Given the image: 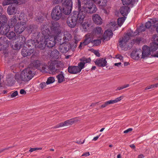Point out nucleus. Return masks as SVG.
Segmentation results:
<instances>
[{
  "instance_id": "obj_1",
  "label": "nucleus",
  "mask_w": 158,
  "mask_h": 158,
  "mask_svg": "<svg viewBox=\"0 0 158 158\" xmlns=\"http://www.w3.org/2000/svg\"><path fill=\"white\" fill-rule=\"evenodd\" d=\"M76 7L77 8L79 12H74L73 14L76 17L77 23H81L84 21L87 13L92 14L97 10L95 5L90 0H84L81 4V0H77Z\"/></svg>"
},
{
  "instance_id": "obj_2",
  "label": "nucleus",
  "mask_w": 158,
  "mask_h": 158,
  "mask_svg": "<svg viewBox=\"0 0 158 158\" xmlns=\"http://www.w3.org/2000/svg\"><path fill=\"white\" fill-rule=\"evenodd\" d=\"M51 29L50 32L46 26H41L42 37L44 38L46 46L48 48H52L55 45V40L61 32L59 24L57 22L52 24Z\"/></svg>"
},
{
  "instance_id": "obj_3",
  "label": "nucleus",
  "mask_w": 158,
  "mask_h": 158,
  "mask_svg": "<svg viewBox=\"0 0 158 158\" xmlns=\"http://www.w3.org/2000/svg\"><path fill=\"white\" fill-rule=\"evenodd\" d=\"M107 26L110 30H107L104 33L103 36L102 35L103 31L102 28L100 27H96L94 30L95 35H93L94 38H95V36L97 37H101V39H103V41L109 40L110 38L112 37L113 35L111 30L113 31L115 30L117 28V26L116 22L113 21L111 22Z\"/></svg>"
},
{
  "instance_id": "obj_4",
  "label": "nucleus",
  "mask_w": 158,
  "mask_h": 158,
  "mask_svg": "<svg viewBox=\"0 0 158 158\" xmlns=\"http://www.w3.org/2000/svg\"><path fill=\"white\" fill-rule=\"evenodd\" d=\"M32 17L33 14L31 13L29 14L28 16L23 13L20 14L19 18L20 22L17 23L15 26V31L17 35L20 34L25 30L26 22Z\"/></svg>"
},
{
  "instance_id": "obj_5",
  "label": "nucleus",
  "mask_w": 158,
  "mask_h": 158,
  "mask_svg": "<svg viewBox=\"0 0 158 158\" xmlns=\"http://www.w3.org/2000/svg\"><path fill=\"white\" fill-rule=\"evenodd\" d=\"M0 29H4L2 33L5 34L9 31L10 28L13 27L17 22V19L15 16H14L9 20L8 25H7V19L5 15H2L0 17Z\"/></svg>"
},
{
  "instance_id": "obj_6",
  "label": "nucleus",
  "mask_w": 158,
  "mask_h": 158,
  "mask_svg": "<svg viewBox=\"0 0 158 158\" xmlns=\"http://www.w3.org/2000/svg\"><path fill=\"white\" fill-rule=\"evenodd\" d=\"M34 73L30 68H27L22 71L20 74H16L15 77L16 81L19 84L22 81L27 82L33 77Z\"/></svg>"
},
{
  "instance_id": "obj_7",
  "label": "nucleus",
  "mask_w": 158,
  "mask_h": 158,
  "mask_svg": "<svg viewBox=\"0 0 158 158\" xmlns=\"http://www.w3.org/2000/svg\"><path fill=\"white\" fill-rule=\"evenodd\" d=\"M134 36L133 32L130 30L125 34L124 36L119 40V45L123 49L126 50L130 48L132 45V43L131 42V37Z\"/></svg>"
},
{
  "instance_id": "obj_8",
  "label": "nucleus",
  "mask_w": 158,
  "mask_h": 158,
  "mask_svg": "<svg viewBox=\"0 0 158 158\" xmlns=\"http://www.w3.org/2000/svg\"><path fill=\"white\" fill-rule=\"evenodd\" d=\"M53 4H58L62 2L64 10V13L66 15H68L71 12L72 9V0H53Z\"/></svg>"
},
{
  "instance_id": "obj_9",
  "label": "nucleus",
  "mask_w": 158,
  "mask_h": 158,
  "mask_svg": "<svg viewBox=\"0 0 158 158\" xmlns=\"http://www.w3.org/2000/svg\"><path fill=\"white\" fill-rule=\"evenodd\" d=\"M62 13H64L63 7H61L58 5L55 6L52 10L51 13V17L52 19L57 21L60 19L62 17Z\"/></svg>"
},
{
  "instance_id": "obj_10",
  "label": "nucleus",
  "mask_w": 158,
  "mask_h": 158,
  "mask_svg": "<svg viewBox=\"0 0 158 158\" xmlns=\"http://www.w3.org/2000/svg\"><path fill=\"white\" fill-rule=\"evenodd\" d=\"M77 118H74L65 121L63 122H61L57 124L53 127V128L56 129L72 125L75 123L80 120Z\"/></svg>"
},
{
  "instance_id": "obj_11",
  "label": "nucleus",
  "mask_w": 158,
  "mask_h": 158,
  "mask_svg": "<svg viewBox=\"0 0 158 158\" xmlns=\"http://www.w3.org/2000/svg\"><path fill=\"white\" fill-rule=\"evenodd\" d=\"M124 98L123 96H121L116 98L114 100H110L104 102V104L102 105L100 107V109L104 108L110 104H112L117 103L120 101Z\"/></svg>"
},
{
  "instance_id": "obj_12",
  "label": "nucleus",
  "mask_w": 158,
  "mask_h": 158,
  "mask_svg": "<svg viewBox=\"0 0 158 158\" xmlns=\"http://www.w3.org/2000/svg\"><path fill=\"white\" fill-rule=\"evenodd\" d=\"M141 54V49H135L131 52V57L134 60H141L142 59Z\"/></svg>"
},
{
  "instance_id": "obj_13",
  "label": "nucleus",
  "mask_w": 158,
  "mask_h": 158,
  "mask_svg": "<svg viewBox=\"0 0 158 158\" xmlns=\"http://www.w3.org/2000/svg\"><path fill=\"white\" fill-rule=\"evenodd\" d=\"M67 23L68 26L71 28H74L76 26L77 21L73 14L68 17Z\"/></svg>"
},
{
  "instance_id": "obj_14",
  "label": "nucleus",
  "mask_w": 158,
  "mask_h": 158,
  "mask_svg": "<svg viewBox=\"0 0 158 158\" xmlns=\"http://www.w3.org/2000/svg\"><path fill=\"white\" fill-rule=\"evenodd\" d=\"M60 45L59 47L60 51L62 53H66L70 48V44L68 42H65L61 43V42L60 43Z\"/></svg>"
},
{
  "instance_id": "obj_15",
  "label": "nucleus",
  "mask_w": 158,
  "mask_h": 158,
  "mask_svg": "<svg viewBox=\"0 0 158 158\" xmlns=\"http://www.w3.org/2000/svg\"><path fill=\"white\" fill-rule=\"evenodd\" d=\"M94 38L93 34L88 33L85 35V38L83 42H81L79 47V48H81L82 46H84L88 44L91 41V40Z\"/></svg>"
},
{
  "instance_id": "obj_16",
  "label": "nucleus",
  "mask_w": 158,
  "mask_h": 158,
  "mask_svg": "<svg viewBox=\"0 0 158 158\" xmlns=\"http://www.w3.org/2000/svg\"><path fill=\"white\" fill-rule=\"evenodd\" d=\"M141 56L142 59L146 58L151 55V51L150 48L147 46L144 45L141 50Z\"/></svg>"
},
{
  "instance_id": "obj_17",
  "label": "nucleus",
  "mask_w": 158,
  "mask_h": 158,
  "mask_svg": "<svg viewBox=\"0 0 158 158\" xmlns=\"http://www.w3.org/2000/svg\"><path fill=\"white\" fill-rule=\"evenodd\" d=\"M94 63L98 67H104L107 65V61L106 59L103 58H98L97 59Z\"/></svg>"
},
{
  "instance_id": "obj_18",
  "label": "nucleus",
  "mask_w": 158,
  "mask_h": 158,
  "mask_svg": "<svg viewBox=\"0 0 158 158\" xmlns=\"http://www.w3.org/2000/svg\"><path fill=\"white\" fill-rule=\"evenodd\" d=\"M60 56L59 51L57 49H54L51 51L49 58L52 61L58 59Z\"/></svg>"
},
{
  "instance_id": "obj_19",
  "label": "nucleus",
  "mask_w": 158,
  "mask_h": 158,
  "mask_svg": "<svg viewBox=\"0 0 158 158\" xmlns=\"http://www.w3.org/2000/svg\"><path fill=\"white\" fill-rule=\"evenodd\" d=\"M92 19L94 23L97 25H101L102 23V19L98 14H93L92 16Z\"/></svg>"
},
{
  "instance_id": "obj_20",
  "label": "nucleus",
  "mask_w": 158,
  "mask_h": 158,
  "mask_svg": "<svg viewBox=\"0 0 158 158\" xmlns=\"http://www.w3.org/2000/svg\"><path fill=\"white\" fill-rule=\"evenodd\" d=\"M49 69L50 73L52 74H54L58 72L59 70V69L56 67L52 61L49 65Z\"/></svg>"
},
{
  "instance_id": "obj_21",
  "label": "nucleus",
  "mask_w": 158,
  "mask_h": 158,
  "mask_svg": "<svg viewBox=\"0 0 158 158\" xmlns=\"http://www.w3.org/2000/svg\"><path fill=\"white\" fill-rule=\"evenodd\" d=\"M80 69L77 66H69L68 69V71L71 74H77L80 72Z\"/></svg>"
},
{
  "instance_id": "obj_22",
  "label": "nucleus",
  "mask_w": 158,
  "mask_h": 158,
  "mask_svg": "<svg viewBox=\"0 0 158 158\" xmlns=\"http://www.w3.org/2000/svg\"><path fill=\"white\" fill-rule=\"evenodd\" d=\"M36 41L37 43L35 44L36 47L42 50L44 48L46 45L44 38H43L40 41H38V40H37Z\"/></svg>"
},
{
  "instance_id": "obj_23",
  "label": "nucleus",
  "mask_w": 158,
  "mask_h": 158,
  "mask_svg": "<svg viewBox=\"0 0 158 158\" xmlns=\"http://www.w3.org/2000/svg\"><path fill=\"white\" fill-rule=\"evenodd\" d=\"M17 9L13 5L9 6L7 9V13L8 15H12L15 14L17 12Z\"/></svg>"
},
{
  "instance_id": "obj_24",
  "label": "nucleus",
  "mask_w": 158,
  "mask_h": 158,
  "mask_svg": "<svg viewBox=\"0 0 158 158\" xmlns=\"http://www.w3.org/2000/svg\"><path fill=\"white\" fill-rule=\"evenodd\" d=\"M62 34L63 36V40L65 42H68L71 40L72 35L69 32L64 31Z\"/></svg>"
},
{
  "instance_id": "obj_25",
  "label": "nucleus",
  "mask_w": 158,
  "mask_h": 158,
  "mask_svg": "<svg viewBox=\"0 0 158 158\" xmlns=\"http://www.w3.org/2000/svg\"><path fill=\"white\" fill-rule=\"evenodd\" d=\"M130 11V8L127 6H123L120 9V12L121 14L124 16H126Z\"/></svg>"
},
{
  "instance_id": "obj_26",
  "label": "nucleus",
  "mask_w": 158,
  "mask_h": 158,
  "mask_svg": "<svg viewBox=\"0 0 158 158\" xmlns=\"http://www.w3.org/2000/svg\"><path fill=\"white\" fill-rule=\"evenodd\" d=\"M34 51V50L31 49L28 50L27 48L25 47L23 48L22 50V54L24 56H27L30 55Z\"/></svg>"
},
{
  "instance_id": "obj_27",
  "label": "nucleus",
  "mask_w": 158,
  "mask_h": 158,
  "mask_svg": "<svg viewBox=\"0 0 158 158\" xmlns=\"http://www.w3.org/2000/svg\"><path fill=\"white\" fill-rule=\"evenodd\" d=\"M3 30H4V29H0V34L3 35H6L7 37L10 39L13 38L15 35V32L13 31L9 32V31H8L6 34H4L2 33L3 31H4Z\"/></svg>"
},
{
  "instance_id": "obj_28",
  "label": "nucleus",
  "mask_w": 158,
  "mask_h": 158,
  "mask_svg": "<svg viewBox=\"0 0 158 158\" xmlns=\"http://www.w3.org/2000/svg\"><path fill=\"white\" fill-rule=\"evenodd\" d=\"M80 23L81 25L82 28L85 31L87 30L90 25L89 20H86V19L85 20V22H83L82 23Z\"/></svg>"
},
{
  "instance_id": "obj_29",
  "label": "nucleus",
  "mask_w": 158,
  "mask_h": 158,
  "mask_svg": "<svg viewBox=\"0 0 158 158\" xmlns=\"http://www.w3.org/2000/svg\"><path fill=\"white\" fill-rule=\"evenodd\" d=\"M89 61L88 59H85L83 60L79 63L78 64V67H79L80 70V72L81 71V69L84 68L85 67V64L88 62Z\"/></svg>"
},
{
  "instance_id": "obj_30",
  "label": "nucleus",
  "mask_w": 158,
  "mask_h": 158,
  "mask_svg": "<svg viewBox=\"0 0 158 158\" xmlns=\"http://www.w3.org/2000/svg\"><path fill=\"white\" fill-rule=\"evenodd\" d=\"M145 28L143 25H142L140 26L137 29V30L134 32H133V35H134V36L136 35L139 34L140 32L144 31L145 30Z\"/></svg>"
},
{
  "instance_id": "obj_31",
  "label": "nucleus",
  "mask_w": 158,
  "mask_h": 158,
  "mask_svg": "<svg viewBox=\"0 0 158 158\" xmlns=\"http://www.w3.org/2000/svg\"><path fill=\"white\" fill-rule=\"evenodd\" d=\"M152 39L153 42L156 44H155L156 48L155 49H157L158 48V35H154Z\"/></svg>"
},
{
  "instance_id": "obj_32",
  "label": "nucleus",
  "mask_w": 158,
  "mask_h": 158,
  "mask_svg": "<svg viewBox=\"0 0 158 158\" xmlns=\"http://www.w3.org/2000/svg\"><path fill=\"white\" fill-rule=\"evenodd\" d=\"M52 62L54 63L56 67L59 69L63 66V64L62 61L54 60H53Z\"/></svg>"
},
{
  "instance_id": "obj_33",
  "label": "nucleus",
  "mask_w": 158,
  "mask_h": 158,
  "mask_svg": "<svg viewBox=\"0 0 158 158\" xmlns=\"http://www.w3.org/2000/svg\"><path fill=\"white\" fill-rule=\"evenodd\" d=\"M16 0H4L3 5V6H6L11 3H16Z\"/></svg>"
},
{
  "instance_id": "obj_34",
  "label": "nucleus",
  "mask_w": 158,
  "mask_h": 158,
  "mask_svg": "<svg viewBox=\"0 0 158 158\" xmlns=\"http://www.w3.org/2000/svg\"><path fill=\"white\" fill-rule=\"evenodd\" d=\"M59 83H61L64 81V77L62 74H60L56 76Z\"/></svg>"
},
{
  "instance_id": "obj_35",
  "label": "nucleus",
  "mask_w": 158,
  "mask_h": 158,
  "mask_svg": "<svg viewBox=\"0 0 158 158\" xmlns=\"http://www.w3.org/2000/svg\"><path fill=\"white\" fill-rule=\"evenodd\" d=\"M126 17H123L120 18H119L118 19V25L119 26H121L123 24V23L125 21Z\"/></svg>"
},
{
  "instance_id": "obj_36",
  "label": "nucleus",
  "mask_w": 158,
  "mask_h": 158,
  "mask_svg": "<svg viewBox=\"0 0 158 158\" xmlns=\"http://www.w3.org/2000/svg\"><path fill=\"white\" fill-rule=\"evenodd\" d=\"M123 4L127 6L132 4V0H121Z\"/></svg>"
},
{
  "instance_id": "obj_37",
  "label": "nucleus",
  "mask_w": 158,
  "mask_h": 158,
  "mask_svg": "<svg viewBox=\"0 0 158 158\" xmlns=\"http://www.w3.org/2000/svg\"><path fill=\"white\" fill-rule=\"evenodd\" d=\"M41 71L43 72H44V73H47L48 71L49 72V66H47L46 65H44L42 67Z\"/></svg>"
},
{
  "instance_id": "obj_38",
  "label": "nucleus",
  "mask_w": 158,
  "mask_h": 158,
  "mask_svg": "<svg viewBox=\"0 0 158 158\" xmlns=\"http://www.w3.org/2000/svg\"><path fill=\"white\" fill-rule=\"evenodd\" d=\"M55 79L54 77H50L48 79L46 83L48 85L53 83Z\"/></svg>"
},
{
  "instance_id": "obj_39",
  "label": "nucleus",
  "mask_w": 158,
  "mask_h": 158,
  "mask_svg": "<svg viewBox=\"0 0 158 158\" xmlns=\"http://www.w3.org/2000/svg\"><path fill=\"white\" fill-rule=\"evenodd\" d=\"M33 63V66L36 68H38L40 65V61L38 60H35Z\"/></svg>"
},
{
  "instance_id": "obj_40",
  "label": "nucleus",
  "mask_w": 158,
  "mask_h": 158,
  "mask_svg": "<svg viewBox=\"0 0 158 158\" xmlns=\"http://www.w3.org/2000/svg\"><path fill=\"white\" fill-rule=\"evenodd\" d=\"M99 38H100V39L93 40H92V42L94 43L96 45H98L100 44L101 43V40H102V39L101 37ZM102 40H103V39H102Z\"/></svg>"
},
{
  "instance_id": "obj_41",
  "label": "nucleus",
  "mask_w": 158,
  "mask_h": 158,
  "mask_svg": "<svg viewBox=\"0 0 158 158\" xmlns=\"http://www.w3.org/2000/svg\"><path fill=\"white\" fill-rule=\"evenodd\" d=\"M155 44H156L153 42L150 44V47L149 48L152 51H154L157 50V49H155L156 48Z\"/></svg>"
},
{
  "instance_id": "obj_42",
  "label": "nucleus",
  "mask_w": 158,
  "mask_h": 158,
  "mask_svg": "<svg viewBox=\"0 0 158 158\" xmlns=\"http://www.w3.org/2000/svg\"><path fill=\"white\" fill-rule=\"evenodd\" d=\"M129 86V85L128 84L124 85L118 87L116 89V91L120 90L122 89L127 88Z\"/></svg>"
},
{
  "instance_id": "obj_43",
  "label": "nucleus",
  "mask_w": 158,
  "mask_h": 158,
  "mask_svg": "<svg viewBox=\"0 0 158 158\" xmlns=\"http://www.w3.org/2000/svg\"><path fill=\"white\" fill-rule=\"evenodd\" d=\"M80 38L79 36L76 35L74 37L75 43V46H76V44L77 43V42L80 40Z\"/></svg>"
},
{
  "instance_id": "obj_44",
  "label": "nucleus",
  "mask_w": 158,
  "mask_h": 158,
  "mask_svg": "<svg viewBox=\"0 0 158 158\" xmlns=\"http://www.w3.org/2000/svg\"><path fill=\"white\" fill-rule=\"evenodd\" d=\"M150 22H151V23L152 25H154V24L157 23L158 22V19L156 18H153L151 19L150 20Z\"/></svg>"
},
{
  "instance_id": "obj_45",
  "label": "nucleus",
  "mask_w": 158,
  "mask_h": 158,
  "mask_svg": "<svg viewBox=\"0 0 158 158\" xmlns=\"http://www.w3.org/2000/svg\"><path fill=\"white\" fill-rule=\"evenodd\" d=\"M115 58L117 59H119L121 61H123V56L119 54H118L116 55Z\"/></svg>"
},
{
  "instance_id": "obj_46",
  "label": "nucleus",
  "mask_w": 158,
  "mask_h": 158,
  "mask_svg": "<svg viewBox=\"0 0 158 158\" xmlns=\"http://www.w3.org/2000/svg\"><path fill=\"white\" fill-rule=\"evenodd\" d=\"M46 83L43 82L41 83L39 85L41 89H43L46 88Z\"/></svg>"
},
{
  "instance_id": "obj_47",
  "label": "nucleus",
  "mask_w": 158,
  "mask_h": 158,
  "mask_svg": "<svg viewBox=\"0 0 158 158\" xmlns=\"http://www.w3.org/2000/svg\"><path fill=\"white\" fill-rule=\"evenodd\" d=\"M42 149V148H31L30 150H29V152H31L34 151H35L37 150H41Z\"/></svg>"
},
{
  "instance_id": "obj_48",
  "label": "nucleus",
  "mask_w": 158,
  "mask_h": 158,
  "mask_svg": "<svg viewBox=\"0 0 158 158\" xmlns=\"http://www.w3.org/2000/svg\"><path fill=\"white\" fill-rule=\"evenodd\" d=\"M152 25V23H151V22L150 21H148L145 24V27L146 28H150Z\"/></svg>"
},
{
  "instance_id": "obj_49",
  "label": "nucleus",
  "mask_w": 158,
  "mask_h": 158,
  "mask_svg": "<svg viewBox=\"0 0 158 158\" xmlns=\"http://www.w3.org/2000/svg\"><path fill=\"white\" fill-rule=\"evenodd\" d=\"M18 95V92L17 91H15L13 92L11 95V97L12 98H15Z\"/></svg>"
},
{
  "instance_id": "obj_50",
  "label": "nucleus",
  "mask_w": 158,
  "mask_h": 158,
  "mask_svg": "<svg viewBox=\"0 0 158 158\" xmlns=\"http://www.w3.org/2000/svg\"><path fill=\"white\" fill-rule=\"evenodd\" d=\"M93 53L96 56L98 57L100 56V54L99 53V51H98L96 50H94L93 51Z\"/></svg>"
},
{
  "instance_id": "obj_51",
  "label": "nucleus",
  "mask_w": 158,
  "mask_h": 158,
  "mask_svg": "<svg viewBox=\"0 0 158 158\" xmlns=\"http://www.w3.org/2000/svg\"><path fill=\"white\" fill-rule=\"evenodd\" d=\"M154 88H155L154 84L152 85H151L146 87L145 88V89L147 90V89H152Z\"/></svg>"
},
{
  "instance_id": "obj_52",
  "label": "nucleus",
  "mask_w": 158,
  "mask_h": 158,
  "mask_svg": "<svg viewBox=\"0 0 158 158\" xmlns=\"http://www.w3.org/2000/svg\"><path fill=\"white\" fill-rule=\"evenodd\" d=\"M110 9V7H108L107 8V10L106 9V8H104L103 9V10L104 11V12L106 14H107L109 12V10Z\"/></svg>"
},
{
  "instance_id": "obj_53",
  "label": "nucleus",
  "mask_w": 158,
  "mask_h": 158,
  "mask_svg": "<svg viewBox=\"0 0 158 158\" xmlns=\"http://www.w3.org/2000/svg\"><path fill=\"white\" fill-rule=\"evenodd\" d=\"M90 154L89 152H87L85 153H84L81 156H89Z\"/></svg>"
},
{
  "instance_id": "obj_54",
  "label": "nucleus",
  "mask_w": 158,
  "mask_h": 158,
  "mask_svg": "<svg viewBox=\"0 0 158 158\" xmlns=\"http://www.w3.org/2000/svg\"><path fill=\"white\" fill-rule=\"evenodd\" d=\"M3 14V9L2 7V6H0V17ZM0 20L2 21L0 19ZM2 21H1L2 22Z\"/></svg>"
},
{
  "instance_id": "obj_55",
  "label": "nucleus",
  "mask_w": 158,
  "mask_h": 158,
  "mask_svg": "<svg viewBox=\"0 0 158 158\" xmlns=\"http://www.w3.org/2000/svg\"><path fill=\"white\" fill-rule=\"evenodd\" d=\"M132 129L131 128H129V129H127V130L125 131H124V133H128L129 132L132 131Z\"/></svg>"
},
{
  "instance_id": "obj_56",
  "label": "nucleus",
  "mask_w": 158,
  "mask_h": 158,
  "mask_svg": "<svg viewBox=\"0 0 158 158\" xmlns=\"http://www.w3.org/2000/svg\"><path fill=\"white\" fill-rule=\"evenodd\" d=\"M20 93L21 94H26V92L23 89H22L20 90Z\"/></svg>"
},
{
  "instance_id": "obj_57",
  "label": "nucleus",
  "mask_w": 158,
  "mask_h": 158,
  "mask_svg": "<svg viewBox=\"0 0 158 158\" xmlns=\"http://www.w3.org/2000/svg\"><path fill=\"white\" fill-rule=\"evenodd\" d=\"M33 27V26L32 25H31L28 27V30H29L31 31V32L32 31V28Z\"/></svg>"
},
{
  "instance_id": "obj_58",
  "label": "nucleus",
  "mask_w": 158,
  "mask_h": 158,
  "mask_svg": "<svg viewBox=\"0 0 158 158\" xmlns=\"http://www.w3.org/2000/svg\"><path fill=\"white\" fill-rule=\"evenodd\" d=\"M100 135H98L95 137H94L93 139V140H94V141H96L98 139V138L100 136Z\"/></svg>"
},
{
  "instance_id": "obj_59",
  "label": "nucleus",
  "mask_w": 158,
  "mask_h": 158,
  "mask_svg": "<svg viewBox=\"0 0 158 158\" xmlns=\"http://www.w3.org/2000/svg\"><path fill=\"white\" fill-rule=\"evenodd\" d=\"M144 156L142 154H141L138 156L137 158H143L144 157Z\"/></svg>"
},
{
  "instance_id": "obj_60",
  "label": "nucleus",
  "mask_w": 158,
  "mask_h": 158,
  "mask_svg": "<svg viewBox=\"0 0 158 158\" xmlns=\"http://www.w3.org/2000/svg\"><path fill=\"white\" fill-rule=\"evenodd\" d=\"M121 64V62H119L118 63H115L114 64V65L115 66H118L119 65H120Z\"/></svg>"
},
{
  "instance_id": "obj_61",
  "label": "nucleus",
  "mask_w": 158,
  "mask_h": 158,
  "mask_svg": "<svg viewBox=\"0 0 158 158\" xmlns=\"http://www.w3.org/2000/svg\"><path fill=\"white\" fill-rule=\"evenodd\" d=\"M130 147L132 149H135V147L134 144H132L130 145Z\"/></svg>"
},
{
  "instance_id": "obj_62",
  "label": "nucleus",
  "mask_w": 158,
  "mask_h": 158,
  "mask_svg": "<svg viewBox=\"0 0 158 158\" xmlns=\"http://www.w3.org/2000/svg\"><path fill=\"white\" fill-rule=\"evenodd\" d=\"M98 102H96L95 103H93L91 104L90 106H95L96 104H97Z\"/></svg>"
},
{
  "instance_id": "obj_63",
  "label": "nucleus",
  "mask_w": 158,
  "mask_h": 158,
  "mask_svg": "<svg viewBox=\"0 0 158 158\" xmlns=\"http://www.w3.org/2000/svg\"><path fill=\"white\" fill-rule=\"evenodd\" d=\"M130 64L129 62H124V65L125 66H127L129 65Z\"/></svg>"
},
{
  "instance_id": "obj_64",
  "label": "nucleus",
  "mask_w": 158,
  "mask_h": 158,
  "mask_svg": "<svg viewBox=\"0 0 158 158\" xmlns=\"http://www.w3.org/2000/svg\"><path fill=\"white\" fill-rule=\"evenodd\" d=\"M153 56L158 57V51L155 54H154Z\"/></svg>"
}]
</instances>
